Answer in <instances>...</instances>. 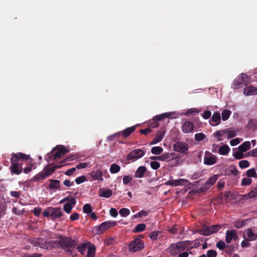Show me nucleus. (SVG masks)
Masks as SVG:
<instances>
[{
	"label": "nucleus",
	"mask_w": 257,
	"mask_h": 257,
	"mask_svg": "<svg viewBox=\"0 0 257 257\" xmlns=\"http://www.w3.org/2000/svg\"><path fill=\"white\" fill-rule=\"evenodd\" d=\"M52 164H49L44 168L42 172L36 174L33 178L34 181H39L46 179L51 175L56 169L61 168L63 165H55L51 167Z\"/></svg>",
	"instance_id": "obj_1"
},
{
	"label": "nucleus",
	"mask_w": 257,
	"mask_h": 257,
	"mask_svg": "<svg viewBox=\"0 0 257 257\" xmlns=\"http://www.w3.org/2000/svg\"><path fill=\"white\" fill-rule=\"evenodd\" d=\"M77 249L80 253L84 255L87 252V257H94L95 247L89 242L82 243L78 245Z\"/></svg>",
	"instance_id": "obj_2"
},
{
	"label": "nucleus",
	"mask_w": 257,
	"mask_h": 257,
	"mask_svg": "<svg viewBox=\"0 0 257 257\" xmlns=\"http://www.w3.org/2000/svg\"><path fill=\"white\" fill-rule=\"evenodd\" d=\"M250 83L248 76L244 73L238 75L233 81L231 88L233 89H239L243 86H246Z\"/></svg>",
	"instance_id": "obj_3"
},
{
	"label": "nucleus",
	"mask_w": 257,
	"mask_h": 257,
	"mask_svg": "<svg viewBox=\"0 0 257 257\" xmlns=\"http://www.w3.org/2000/svg\"><path fill=\"white\" fill-rule=\"evenodd\" d=\"M115 224L116 222L114 221H105L100 225L94 226L92 229V232L95 234H100Z\"/></svg>",
	"instance_id": "obj_4"
},
{
	"label": "nucleus",
	"mask_w": 257,
	"mask_h": 257,
	"mask_svg": "<svg viewBox=\"0 0 257 257\" xmlns=\"http://www.w3.org/2000/svg\"><path fill=\"white\" fill-rule=\"evenodd\" d=\"M188 241H181L172 243L168 248L169 251L171 254L175 255L185 249L188 246Z\"/></svg>",
	"instance_id": "obj_5"
},
{
	"label": "nucleus",
	"mask_w": 257,
	"mask_h": 257,
	"mask_svg": "<svg viewBox=\"0 0 257 257\" xmlns=\"http://www.w3.org/2000/svg\"><path fill=\"white\" fill-rule=\"evenodd\" d=\"M173 150L181 154L187 155L188 153L189 146L183 142H177L173 146Z\"/></svg>",
	"instance_id": "obj_6"
},
{
	"label": "nucleus",
	"mask_w": 257,
	"mask_h": 257,
	"mask_svg": "<svg viewBox=\"0 0 257 257\" xmlns=\"http://www.w3.org/2000/svg\"><path fill=\"white\" fill-rule=\"evenodd\" d=\"M145 155V152L142 149H135L131 151L126 156V159L127 161H135L141 157H143Z\"/></svg>",
	"instance_id": "obj_7"
},
{
	"label": "nucleus",
	"mask_w": 257,
	"mask_h": 257,
	"mask_svg": "<svg viewBox=\"0 0 257 257\" xmlns=\"http://www.w3.org/2000/svg\"><path fill=\"white\" fill-rule=\"evenodd\" d=\"M68 152V151L64 146H61L59 148H54L51 152V156H53V160L60 158Z\"/></svg>",
	"instance_id": "obj_8"
},
{
	"label": "nucleus",
	"mask_w": 257,
	"mask_h": 257,
	"mask_svg": "<svg viewBox=\"0 0 257 257\" xmlns=\"http://www.w3.org/2000/svg\"><path fill=\"white\" fill-rule=\"evenodd\" d=\"M13 160L10 159L11 166H10V169L11 170V174L12 175H20L23 170L22 163H19L16 161H12Z\"/></svg>",
	"instance_id": "obj_9"
},
{
	"label": "nucleus",
	"mask_w": 257,
	"mask_h": 257,
	"mask_svg": "<svg viewBox=\"0 0 257 257\" xmlns=\"http://www.w3.org/2000/svg\"><path fill=\"white\" fill-rule=\"evenodd\" d=\"M144 244L142 240L137 238L132 241L129 244L130 250L135 252L142 249Z\"/></svg>",
	"instance_id": "obj_10"
},
{
	"label": "nucleus",
	"mask_w": 257,
	"mask_h": 257,
	"mask_svg": "<svg viewBox=\"0 0 257 257\" xmlns=\"http://www.w3.org/2000/svg\"><path fill=\"white\" fill-rule=\"evenodd\" d=\"M136 130V126H133L127 127L124 130L114 134V137H118L119 140L121 141V138L125 139L129 137L132 133H133Z\"/></svg>",
	"instance_id": "obj_11"
},
{
	"label": "nucleus",
	"mask_w": 257,
	"mask_h": 257,
	"mask_svg": "<svg viewBox=\"0 0 257 257\" xmlns=\"http://www.w3.org/2000/svg\"><path fill=\"white\" fill-rule=\"evenodd\" d=\"M11 156L12 157L10 159L12 160V161H16L19 163H20V161H27L30 159L29 155L22 153H13L11 154Z\"/></svg>",
	"instance_id": "obj_12"
},
{
	"label": "nucleus",
	"mask_w": 257,
	"mask_h": 257,
	"mask_svg": "<svg viewBox=\"0 0 257 257\" xmlns=\"http://www.w3.org/2000/svg\"><path fill=\"white\" fill-rule=\"evenodd\" d=\"M62 214L60 210H45L43 212V215L46 217H50L52 219H56L61 216Z\"/></svg>",
	"instance_id": "obj_13"
},
{
	"label": "nucleus",
	"mask_w": 257,
	"mask_h": 257,
	"mask_svg": "<svg viewBox=\"0 0 257 257\" xmlns=\"http://www.w3.org/2000/svg\"><path fill=\"white\" fill-rule=\"evenodd\" d=\"M243 237L245 240L252 241L257 238V234L253 233L251 229L248 228L244 231Z\"/></svg>",
	"instance_id": "obj_14"
},
{
	"label": "nucleus",
	"mask_w": 257,
	"mask_h": 257,
	"mask_svg": "<svg viewBox=\"0 0 257 257\" xmlns=\"http://www.w3.org/2000/svg\"><path fill=\"white\" fill-rule=\"evenodd\" d=\"M221 122L220 113L218 111H215L213 114L211 118L209 120V124L213 126H216Z\"/></svg>",
	"instance_id": "obj_15"
},
{
	"label": "nucleus",
	"mask_w": 257,
	"mask_h": 257,
	"mask_svg": "<svg viewBox=\"0 0 257 257\" xmlns=\"http://www.w3.org/2000/svg\"><path fill=\"white\" fill-rule=\"evenodd\" d=\"M237 238V235L235 230H229L226 231L225 241L227 243H230L232 239L236 240Z\"/></svg>",
	"instance_id": "obj_16"
},
{
	"label": "nucleus",
	"mask_w": 257,
	"mask_h": 257,
	"mask_svg": "<svg viewBox=\"0 0 257 257\" xmlns=\"http://www.w3.org/2000/svg\"><path fill=\"white\" fill-rule=\"evenodd\" d=\"M194 125L193 122L190 121H185L182 125V131L184 133H189L193 131Z\"/></svg>",
	"instance_id": "obj_17"
},
{
	"label": "nucleus",
	"mask_w": 257,
	"mask_h": 257,
	"mask_svg": "<svg viewBox=\"0 0 257 257\" xmlns=\"http://www.w3.org/2000/svg\"><path fill=\"white\" fill-rule=\"evenodd\" d=\"M243 94L246 96L257 94V88L250 85L243 89Z\"/></svg>",
	"instance_id": "obj_18"
},
{
	"label": "nucleus",
	"mask_w": 257,
	"mask_h": 257,
	"mask_svg": "<svg viewBox=\"0 0 257 257\" xmlns=\"http://www.w3.org/2000/svg\"><path fill=\"white\" fill-rule=\"evenodd\" d=\"M217 162V158L214 155L211 154L210 156H205L204 158V164L207 165H213Z\"/></svg>",
	"instance_id": "obj_19"
},
{
	"label": "nucleus",
	"mask_w": 257,
	"mask_h": 257,
	"mask_svg": "<svg viewBox=\"0 0 257 257\" xmlns=\"http://www.w3.org/2000/svg\"><path fill=\"white\" fill-rule=\"evenodd\" d=\"M165 135V132L158 131L157 132L156 136L154 137L153 140L151 141L150 145H154L160 142Z\"/></svg>",
	"instance_id": "obj_20"
},
{
	"label": "nucleus",
	"mask_w": 257,
	"mask_h": 257,
	"mask_svg": "<svg viewBox=\"0 0 257 257\" xmlns=\"http://www.w3.org/2000/svg\"><path fill=\"white\" fill-rule=\"evenodd\" d=\"M147 169L145 166H140L137 170L135 173V177L139 178L144 177Z\"/></svg>",
	"instance_id": "obj_21"
},
{
	"label": "nucleus",
	"mask_w": 257,
	"mask_h": 257,
	"mask_svg": "<svg viewBox=\"0 0 257 257\" xmlns=\"http://www.w3.org/2000/svg\"><path fill=\"white\" fill-rule=\"evenodd\" d=\"M91 176L95 180H100V181H103V180L102 178V173L101 171L99 170L92 172L91 173Z\"/></svg>",
	"instance_id": "obj_22"
},
{
	"label": "nucleus",
	"mask_w": 257,
	"mask_h": 257,
	"mask_svg": "<svg viewBox=\"0 0 257 257\" xmlns=\"http://www.w3.org/2000/svg\"><path fill=\"white\" fill-rule=\"evenodd\" d=\"M76 204L75 198L70 197V199L64 204L63 209H72Z\"/></svg>",
	"instance_id": "obj_23"
},
{
	"label": "nucleus",
	"mask_w": 257,
	"mask_h": 257,
	"mask_svg": "<svg viewBox=\"0 0 257 257\" xmlns=\"http://www.w3.org/2000/svg\"><path fill=\"white\" fill-rule=\"evenodd\" d=\"M184 180L183 179H179L178 180H169L165 183L166 185H171L173 186H177L181 185L184 182Z\"/></svg>",
	"instance_id": "obj_24"
},
{
	"label": "nucleus",
	"mask_w": 257,
	"mask_h": 257,
	"mask_svg": "<svg viewBox=\"0 0 257 257\" xmlns=\"http://www.w3.org/2000/svg\"><path fill=\"white\" fill-rule=\"evenodd\" d=\"M100 196L104 198H109L111 196L112 192L111 190L107 189H100L99 191Z\"/></svg>",
	"instance_id": "obj_25"
},
{
	"label": "nucleus",
	"mask_w": 257,
	"mask_h": 257,
	"mask_svg": "<svg viewBox=\"0 0 257 257\" xmlns=\"http://www.w3.org/2000/svg\"><path fill=\"white\" fill-rule=\"evenodd\" d=\"M49 187L50 189H58L60 188V181L58 180H50Z\"/></svg>",
	"instance_id": "obj_26"
},
{
	"label": "nucleus",
	"mask_w": 257,
	"mask_h": 257,
	"mask_svg": "<svg viewBox=\"0 0 257 257\" xmlns=\"http://www.w3.org/2000/svg\"><path fill=\"white\" fill-rule=\"evenodd\" d=\"M172 112L164 113L155 116L153 118V119L156 121H160L164 118H168L170 117L172 115Z\"/></svg>",
	"instance_id": "obj_27"
},
{
	"label": "nucleus",
	"mask_w": 257,
	"mask_h": 257,
	"mask_svg": "<svg viewBox=\"0 0 257 257\" xmlns=\"http://www.w3.org/2000/svg\"><path fill=\"white\" fill-rule=\"evenodd\" d=\"M230 151V148L227 145H224L221 146L218 150V153L221 155H226Z\"/></svg>",
	"instance_id": "obj_28"
},
{
	"label": "nucleus",
	"mask_w": 257,
	"mask_h": 257,
	"mask_svg": "<svg viewBox=\"0 0 257 257\" xmlns=\"http://www.w3.org/2000/svg\"><path fill=\"white\" fill-rule=\"evenodd\" d=\"M250 148V143L249 142H244L238 147V150L241 152H245Z\"/></svg>",
	"instance_id": "obj_29"
},
{
	"label": "nucleus",
	"mask_w": 257,
	"mask_h": 257,
	"mask_svg": "<svg viewBox=\"0 0 257 257\" xmlns=\"http://www.w3.org/2000/svg\"><path fill=\"white\" fill-rule=\"evenodd\" d=\"M224 131L225 132L224 134L227 135L228 139L234 138L236 136V131L232 128H226L224 129Z\"/></svg>",
	"instance_id": "obj_30"
},
{
	"label": "nucleus",
	"mask_w": 257,
	"mask_h": 257,
	"mask_svg": "<svg viewBox=\"0 0 257 257\" xmlns=\"http://www.w3.org/2000/svg\"><path fill=\"white\" fill-rule=\"evenodd\" d=\"M243 197L246 199L257 197V188L251 190L248 193L244 195Z\"/></svg>",
	"instance_id": "obj_31"
},
{
	"label": "nucleus",
	"mask_w": 257,
	"mask_h": 257,
	"mask_svg": "<svg viewBox=\"0 0 257 257\" xmlns=\"http://www.w3.org/2000/svg\"><path fill=\"white\" fill-rule=\"evenodd\" d=\"M120 167L115 163H113L110 165L109 171L111 174H115L119 172Z\"/></svg>",
	"instance_id": "obj_32"
},
{
	"label": "nucleus",
	"mask_w": 257,
	"mask_h": 257,
	"mask_svg": "<svg viewBox=\"0 0 257 257\" xmlns=\"http://www.w3.org/2000/svg\"><path fill=\"white\" fill-rule=\"evenodd\" d=\"M231 113V111L228 109H224L221 113V117L222 120L225 121L227 120L230 114Z\"/></svg>",
	"instance_id": "obj_33"
},
{
	"label": "nucleus",
	"mask_w": 257,
	"mask_h": 257,
	"mask_svg": "<svg viewBox=\"0 0 257 257\" xmlns=\"http://www.w3.org/2000/svg\"><path fill=\"white\" fill-rule=\"evenodd\" d=\"M200 234L203 235H209L212 234L210 226L205 227L201 230H199Z\"/></svg>",
	"instance_id": "obj_34"
},
{
	"label": "nucleus",
	"mask_w": 257,
	"mask_h": 257,
	"mask_svg": "<svg viewBox=\"0 0 257 257\" xmlns=\"http://www.w3.org/2000/svg\"><path fill=\"white\" fill-rule=\"evenodd\" d=\"M218 179V176L216 175H214L211 177H209L208 179L206 181L207 184H208L210 187L213 185Z\"/></svg>",
	"instance_id": "obj_35"
},
{
	"label": "nucleus",
	"mask_w": 257,
	"mask_h": 257,
	"mask_svg": "<svg viewBox=\"0 0 257 257\" xmlns=\"http://www.w3.org/2000/svg\"><path fill=\"white\" fill-rule=\"evenodd\" d=\"M163 151V149L161 147H153L151 149V153L154 155H160Z\"/></svg>",
	"instance_id": "obj_36"
},
{
	"label": "nucleus",
	"mask_w": 257,
	"mask_h": 257,
	"mask_svg": "<svg viewBox=\"0 0 257 257\" xmlns=\"http://www.w3.org/2000/svg\"><path fill=\"white\" fill-rule=\"evenodd\" d=\"M148 214H149L148 211H147L146 210H142L141 211H140L138 213L134 215V216L135 218H140L143 219L145 217L147 216L148 215Z\"/></svg>",
	"instance_id": "obj_37"
},
{
	"label": "nucleus",
	"mask_w": 257,
	"mask_h": 257,
	"mask_svg": "<svg viewBox=\"0 0 257 257\" xmlns=\"http://www.w3.org/2000/svg\"><path fill=\"white\" fill-rule=\"evenodd\" d=\"M173 153H165L159 156V161H167L171 156H172Z\"/></svg>",
	"instance_id": "obj_38"
},
{
	"label": "nucleus",
	"mask_w": 257,
	"mask_h": 257,
	"mask_svg": "<svg viewBox=\"0 0 257 257\" xmlns=\"http://www.w3.org/2000/svg\"><path fill=\"white\" fill-rule=\"evenodd\" d=\"M224 130L218 131L214 133L212 135L214 137L216 138L218 141H221L222 140L221 137L223 136L224 134Z\"/></svg>",
	"instance_id": "obj_39"
},
{
	"label": "nucleus",
	"mask_w": 257,
	"mask_h": 257,
	"mask_svg": "<svg viewBox=\"0 0 257 257\" xmlns=\"http://www.w3.org/2000/svg\"><path fill=\"white\" fill-rule=\"evenodd\" d=\"M246 175L248 177H253L257 179V174L256 173L255 170L254 168L248 170L246 172Z\"/></svg>",
	"instance_id": "obj_40"
},
{
	"label": "nucleus",
	"mask_w": 257,
	"mask_h": 257,
	"mask_svg": "<svg viewBox=\"0 0 257 257\" xmlns=\"http://www.w3.org/2000/svg\"><path fill=\"white\" fill-rule=\"evenodd\" d=\"M146 225L144 223L139 224L137 225L136 228L134 230V232H140L144 231L145 229Z\"/></svg>",
	"instance_id": "obj_41"
},
{
	"label": "nucleus",
	"mask_w": 257,
	"mask_h": 257,
	"mask_svg": "<svg viewBox=\"0 0 257 257\" xmlns=\"http://www.w3.org/2000/svg\"><path fill=\"white\" fill-rule=\"evenodd\" d=\"M250 163L247 160H242L239 162V166L240 168L243 169L245 168H247L249 166Z\"/></svg>",
	"instance_id": "obj_42"
},
{
	"label": "nucleus",
	"mask_w": 257,
	"mask_h": 257,
	"mask_svg": "<svg viewBox=\"0 0 257 257\" xmlns=\"http://www.w3.org/2000/svg\"><path fill=\"white\" fill-rule=\"evenodd\" d=\"M210 188V186L207 184L206 182H205L204 184H203L202 186H201L200 187H199L198 190H197V191L198 192H204L206 190H207L208 189H209V188Z\"/></svg>",
	"instance_id": "obj_43"
},
{
	"label": "nucleus",
	"mask_w": 257,
	"mask_h": 257,
	"mask_svg": "<svg viewBox=\"0 0 257 257\" xmlns=\"http://www.w3.org/2000/svg\"><path fill=\"white\" fill-rule=\"evenodd\" d=\"M199 112V111L197 108H191L188 109L185 113V115L186 116L189 115L190 114H197Z\"/></svg>",
	"instance_id": "obj_44"
},
{
	"label": "nucleus",
	"mask_w": 257,
	"mask_h": 257,
	"mask_svg": "<svg viewBox=\"0 0 257 257\" xmlns=\"http://www.w3.org/2000/svg\"><path fill=\"white\" fill-rule=\"evenodd\" d=\"M221 228L222 226L221 225H213L211 226L210 229L212 234L216 233L218 231L221 229Z\"/></svg>",
	"instance_id": "obj_45"
},
{
	"label": "nucleus",
	"mask_w": 257,
	"mask_h": 257,
	"mask_svg": "<svg viewBox=\"0 0 257 257\" xmlns=\"http://www.w3.org/2000/svg\"><path fill=\"white\" fill-rule=\"evenodd\" d=\"M205 137L206 136L202 133L196 134L195 135V140L196 141H202L205 139Z\"/></svg>",
	"instance_id": "obj_46"
},
{
	"label": "nucleus",
	"mask_w": 257,
	"mask_h": 257,
	"mask_svg": "<svg viewBox=\"0 0 257 257\" xmlns=\"http://www.w3.org/2000/svg\"><path fill=\"white\" fill-rule=\"evenodd\" d=\"M44 240L42 238H38L35 241H34V244L36 246H39L41 248L44 247Z\"/></svg>",
	"instance_id": "obj_47"
},
{
	"label": "nucleus",
	"mask_w": 257,
	"mask_h": 257,
	"mask_svg": "<svg viewBox=\"0 0 257 257\" xmlns=\"http://www.w3.org/2000/svg\"><path fill=\"white\" fill-rule=\"evenodd\" d=\"M83 211L84 213L87 214L92 219L94 220L97 219L95 214L92 212V210H83Z\"/></svg>",
	"instance_id": "obj_48"
},
{
	"label": "nucleus",
	"mask_w": 257,
	"mask_h": 257,
	"mask_svg": "<svg viewBox=\"0 0 257 257\" xmlns=\"http://www.w3.org/2000/svg\"><path fill=\"white\" fill-rule=\"evenodd\" d=\"M243 152H241L240 151H238L235 152L233 156L236 159H241L243 158L244 155L243 154Z\"/></svg>",
	"instance_id": "obj_49"
},
{
	"label": "nucleus",
	"mask_w": 257,
	"mask_h": 257,
	"mask_svg": "<svg viewBox=\"0 0 257 257\" xmlns=\"http://www.w3.org/2000/svg\"><path fill=\"white\" fill-rule=\"evenodd\" d=\"M151 168L154 170H157L160 167V163L157 161H153L150 163Z\"/></svg>",
	"instance_id": "obj_50"
},
{
	"label": "nucleus",
	"mask_w": 257,
	"mask_h": 257,
	"mask_svg": "<svg viewBox=\"0 0 257 257\" xmlns=\"http://www.w3.org/2000/svg\"><path fill=\"white\" fill-rule=\"evenodd\" d=\"M252 180L249 178H244L241 181V185H249L251 183Z\"/></svg>",
	"instance_id": "obj_51"
},
{
	"label": "nucleus",
	"mask_w": 257,
	"mask_h": 257,
	"mask_svg": "<svg viewBox=\"0 0 257 257\" xmlns=\"http://www.w3.org/2000/svg\"><path fill=\"white\" fill-rule=\"evenodd\" d=\"M86 181V177L84 176H79L76 178L75 180V182L77 184H80Z\"/></svg>",
	"instance_id": "obj_52"
},
{
	"label": "nucleus",
	"mask_w": 257,
	"mask_h": 257,
	"mask_svg": "<svg viewBox=\"0 0 257 257\" xmlns=\"http://www.w3.org/2000/svg\"><path fill=\"white\" fill-rule=\"evenodd\" d=\"M206 255L207 257H216L217 252L214 250L210 249L207 251Z\"/></svg>",
	"instance_id": "obj_53"
},
{
	"label": "nucleus",
	"mask_w": 257,
	"mask_h": 257,
	"mask_svg": "<svg viewBox=\"0 0 257 257\" xmlns=\"http://www.w3.org/2000/svg\"><path fill=\"white\" fill-rule=\"evenodd\" d=\"M130 213V210H119V214L122 217H126Z\"/></svg>",
	"instance_id": "obj_54"
},
{
	"label": "nucleus",
	"mask_w": 257,
	"mask_h": 257,
	"mask_svg": "<svg viewBox=\"0 0 257 257\" xmlns=\"http://www.w3.org/2000/svg\"><path fill=\"white\" fill-rule=\"evenodd\" d=\"M88 165L87 163H79L76 166V169H84L87 167Z\"/></svg>",
	"instance_id": "obj_55"
},
{
	"label": "nucleus",
	"mask_w": 257,
	"mask_h": 257,
	"mask_svg": "<svg viewBox=\"0 0 257 257\" xmlns=\"http://www.w3.org/2000/svg\"><path fill=\"white\" fill-rule=\"evenodd\" d=\"M132 180V178L129 176H125L123 178V183L125 185L127 184Z\"/></svg>",
	"instance_id": "obj_56"
},
{
	"label": "nucleus",
	"mask_w": 257,
	"mask_h": 257,
	"mask_svg": "<svg viewBox=\"0 0 257 257\" xmlns=\"http://www.w3.org/2000/svg\"><path fill=\"white\" fill-rule=\"evenodd\" d=\"M211 115V112L210 110H206L202 114V117L205 119H207L210 117Z\"/></svg>",
	"instance_id": "obj_57"
},
{
	"label": "nucleus",
	"mask_w": 257,
	"mask_h": 257,
	"mask_svg": "<svg viewBox=\"0 0 257 257\" xmlns=\"http://www.w3.org/2000/svg\"><path fill=\"white\" fill-rule=\"evenodd\" d=\"M216 246L220 249H223L225 247V243L223 241H219L216 243Z\"/></svg>",
	"instance_id": "obj_58"
},
{
	"label": "nucleus",
	"mask_w": 257,
	"mask_h": 257,
	"mask_svg": "<svg viewBox=\"0 0 257 257\" xmlns=\"http://www.w3.org/2000/svg\"><path fill=\"white\" fill-rule=\"evenodd\" d=\"M240 143V140L238 138L232 139L230 141V144L231 146H235Z\"/></svg>",
	"instance_id": "obj_59"
},
{
	"label": "nucleus",
	"mask_w": 257,
	"mask_h": 257,
	"mask_svg": "<svg viewBox=\"0 0 257 257\" xmlns=\"http://www.w3.org/2000/svg\"><path fill=\"white\" fill-rule=\"evenodd\" d=\"M230 172L232 174H233L234 176H236L239 174V171L237 170V169L235 167L232 166L230 167Z\"/></svg>",
	"instance_id": "obj_60"
},
{
	"label": "nucleus",
	"mask_w": 257,
	"mask_h": 257,
	"mask_svg": "<svg viewBox=\"0 0 257 257\" xmlns=\"http://www.w3.org/2000/svg\"><path fill=\"white\" fill-rule=\"evenodd\" d=\"M152 130L151 128H147L144 130H141L140 133L142 134L147 135L148 133L152 132Z\"/></svg>",
	"instance_id": "obj_61"
},
{
	"label": "nucleus",
	"mask_w": 257,
	"mask_h": 257,
	"mask_svg": "<svg viewBox=\"0 0 257 257\" xmlns=\"http://www.w3.org/2000/svg\"><path fill=\"white\" fill-rule=\"evenodd\" d=\"M10 194L12 197L18 198L20 196L21 193L18 191H12L10 192Z\"/></svg>",
	"instance_id": "obj_62"
},
{
	"label": "nucleus",
	"mask_w": 257,
	"mask_h": 257,
	"mask_svg": "<svg viewBox=\"0 0 257 257\" xmlns=\"http://www.w3.org/2000/svg\"><path fill=\"white\" fill-rule=\"evenodd\" d=\"M76 171V168L73 167L71 168L70 169L68 170L65 173V174L67 176H71L72 175L74 172Z\"/></svg>",
	"instance_id": "obj_63"
},
{
	"label": "nucleus",
	"mask_w": 257,
	"mask_h": 257,
	"mask_svg": "<svg viewBox=\"0 0 257 257\" xmlns=\"http://www.w3.org/2000/svg\"><path fill=\"white\" fill-rule=\"evenodd\" d=\"M41 254L39 253H34V254H27L24 255L23 257H41Z\"/></svg>",
	"instance_id": "obj_64"
}]
</instances>
